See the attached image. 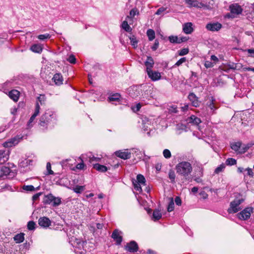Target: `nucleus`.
I'll return each mask as SVG.
<instances>
[{
  "label": "nucleus",
  "instance_id": "obj_34",
  "mask_svg": "<svg viewBox=\"0 0 254 254\" xmlns=\"http://www.w3.org/2000/svg\"><path fill=\"white\" fill-rule=\"evenodd\" d=\"M225 168V165L223 163L217 167L214 171L215 174H218L219 173L222 172Z\"/></svg>",
  "mask_w": 254,
  "mask_h": 254
},
{
  "label": "nucleus",
  "instance_id": "obj_47",
  "mask_svg": "<svg viewBox=\"0 0 254 254\" xmlns=\"http://www.w3.org/2000/svg\"><path fill=\"white\" fill-rule=\"evenodd\" d=\"M50 37H51V36L49 34H43V35H39L38 36V39H40V40H45L46 39H49Z\"/></svg>",
  "mask_w": 254,
  "mask_h": 254
},
{
  "label": "nucleus",
  "instance_id": "obj_27",
  "mask_svg": "<svg viewBox=\"0 0 254 254\" xmlns=\"http://www.w3.org/2000/svg\"><path fill=\"white\" fill-rule=\"evenodd\" d=\"M253 144L248 143L247 144L242 145L241 150L239 151V154H243L245 153L247 150L252 146Z\"/></svg>",
  "mask_w": 254,
  "mask_h": 254
},
{
  "label": "nucleus",
  "instance_id": "obj_24",
  "mask_svg": "<svg viewBox=\"0 0 254 254\" xmlns=\"http://www.w3.org/2000/svg\"><path fill=\"white\" fill-rule=\"evenodd\" d=\"M24 240V234L21 233L16 235L14 237V240L16 243H20L23 242Z\"/></svg>",
  "mask_w": 254,
  "mask_h": 254
},
{
  "label": "nucleus",
  "instance_id": "obj_33",
  "mask_svg": "<svg viewBox=\"0 0 254 254\" xmlns=\"http://www.w3.org/2000/svg\"><path fill=\"white\" fill-rule=\"evenodd\" d=\"M122 27L127 32H130L131 31V28L128 24V23L127 21H124L123 22Z\"/></svg>",
  "mask_w": 254,
  "mask_h": 254
},
{
  "label": "nucleus",
  "instance_id": "obj_49",
  "mask_svg": "<svg viewBox=\"0 0 254 254\" xmlns=\"http://www.w3.org/2000/svg\"><path fill=\"white\" fill-rule=\"evenodd\" d=\"M46 168L48 172V175H53L54 174V172L51 169V165L50 163H47Z\"/></svg>",
  "mask_w": 254,
  "mask_h": 254
},
{
  "label": "nucleus",
  "instance_id": "obj_2",
  "mask_svg": "<svg viewBox=\"0 0 254 254\" xmlns=\"http://www.w3.org/2000/svg\"><path fill=\"white\" fill-rule=\"evenodd\" d=\"M244 198L235 199L230 203V207L228 211L229 213H235L238 212L241 208L239 205L244 201Z\"/></svg>",
  "mask_w": 254,
  "mask_h": 254
},
{
  "label": "nucleus",
  "instance_id": "obj_9",
  "mask_svg": "<svg viewBox=\"0 0 254 254\" xmlns=\"http://www.w3.org/2000/svg\"><path fill=\"white\" fill-rule=\"evenodd\" d=\"M147 74H148L149 77L152 81L158 80L161 77V74L158 71H153L152 69H151V70L147 71Z\"/></svg>",
  "mask_w": 254,
  "mask_h": 254
},
{
  "label": "nucleus",
  "instance_id": "obj_61",
  "mask_svg": "<svg viewBox=\"0 0 254 254\" xmlns=\"http://www.w3.org/2000/svg\"><path fill=\"white\" fill-rule=\"evenodd\" d=\"M175 202L178 205H181L182 204V200L180 197L177 196L175 199Z\"/></svg>",
  "mask_w": 254,
  "mask_h": 254
},
{
  "label": "nucleus",
  "instance_id": "obj_8",
  "mask_svg": "<svg viewBox=\"0 0 254 254\" xmlns=\"http://www.w3.org/2000/svg\"><path fill=\"white\" fill-rule=\"evenodd\" d=\"M229 8L232 14L238 15L242 13L243 9L238 3L231 4Z\"/></svg>",
  "mask_w": 254,
  "mask_h": 254
},
{
  "label": "nucleus",
  "instance_id": "obj_6",
  "mask_svg": "<svg viewBox=\"0 0 254 254\" xmlns=\"http://www.w3.org/2000/svg\"><path fill=\"white\" fill-rule=\"evenodd\" d=\"M53 115H48L46 113L42 115L40 120L39 125L40 126L47 128L48 123L50 122V118Z\"/></svg>",
  "mask_w": 254,
  "mask_h": 254
},
{
  "label": "nucleus",
  "instance_id": "obj_44",
  "mask_svg": "<svg viewBox=\"0 0 254 254\" xmlns=\"http://www.w3.org/2000/svg\"><path fill=\"white\" fill-rule=\"evenodd\" d=\"M22 188L24 190L27 191H32L35 190V188L32 185L23 186Z\"/></svg>",
  "mask_w": 254,
  "mask_h": 254
},
{
  "label": "nucleus",
  "instance_id": "obj_15",
  "mask_svg": "<svg viewBox=\"0 0 254 254\" xmlns=\"http://www.w3.org/2000/svg\"><path fill=\"white\" fill-rule=\"evenodd\" d=\"M20 92L15 89H13L9 92L8 96L14 102H17L19 97Z\"/></svg>",
  "mask_w": 254,
  "mask_h": 254
},
{
  "label": "nucleus",
  "instance_id": "obj_60",
  "mask_svg": "<svg viewBox=\"0 0 254 254\" xmlns=\"http://www.w3.org/2000/svg\"><path fill=\"white\" fill-rule=\"evenodd\" d=\"M38 100L39 102L40 103L41 105H42L44 101L45 100V97L44 95H40L38 97Z\"/></svg>",
  "mask_w": 254,
  "mask_h": 254
},
{
  "label": "nucleus",
  "instance_id": "obj_31",
  "mask_svg": "<svg viewBox=\"0 0 254 254\" xmlns=\"http://www.w3.org/2000/svg\"><path fill=\"white\" fill-rule=\"evenodd\" d=\"M129 39L130 41L131 45L134 48H136L137 47L138 41L136 40L135 36L132 35V36L130 37Z\"/></svg>",
  "mask_w": 254,
  "mask_h": 254
},
{
  "label": "nucleus",
  "instance_id": "obj_43",
  "mask_svg": "<svg viewBox=\"0 0 254 254\" xmlns=\"http://www.w3.org/2000/svg\"><path fill=\"white\" fill-rule=\"evenodd\" d=\"M174 209V203L173 199V198H171V201H170L168 208L167 210L168 212H171Z\"/></svg>",
  "mask_w": 254,
  "mask_h": 254
},
{
  "label": "nucleus",
  "instance_id": "obj_59",
  "mask_svg": "<svg viewBox=\"0 0 254 254\" xmlns=\"http://www.w3.org/2000/svg\"><path fill=\"white\" fill-rule=\"evenodd\" d=\"M169 111L174 113H177L178 112L177 107L175 106L170 107L169 108Z\"/></svg>",
  "mask_w": 254,
  "mask_h": 254
},
{
  "label": "nucleus",
  "instance_id": "obj_38",
  "mask_svg": "<svg viewBox=\"0 0 254 254\" xmlns=\"http://www.w3.org/2000/svg\"><path fill=\"white\" fill-rule=\"evenodd\" d=\"M169 178L171 180L172 183H175L176 175L174 171L171 170L169 173Z\"/></svg>",
  "mask_w": 254,
  "mask_h": 254
},
{
  "label": "nucleus",
  "instance_id": "obj_64",
  "mask_svg": "<svg viewBox=\"0 0 254 254\" xmlns=\"http://www.w3.org/2000/svg\"><path fill=\"white\" fill-rule=\"evenodd\" d=\"M84 165L83 162L77 164L76 168L78 169H83L84 168Z\"/></svg>",
  "mask_w": 254,
  "mask_h": 254
},
{
  "label": "nucleus",
  "instance_id": "obj_19",
  "mask_svg": "<svg viewBox=\"0 0 254 254\" xmlns=\"http://www.w3.org/2000/svg\"><path fill=\"white\" fill-rule=\"evenodd\" d=\"M188 121L189 123H191L194 125H198L201 122L200 119L197 118L194 115H191L190 117L188 118Z\"/></svg>",
  "mask_w": 254,
  "mask_h": 254
},
{
  "label": "nucleus",
  "instance_id": "obj_25",
  "mask_svg": "<svg viewBox=\"0 0 254 254\" xmlns=\"http://www.w3.org/2000/svg\"><path fill=\"white\" fill-rule=\"evenodd\" d=\"M54 196L51 193H50L47 195H45L43 200V202L45 204H50L51 203L53 202V201L54 200Z\"/></svg>",
  "mask_w": 254,
  "mask_h": 254
},
{
  "label": "nucleus",
  "instance_id": "obj_63",
  "mask_svg": "<svg viewBox=\"0 0 254 254\" xmlns=\"http://www.w3.org/2000/svg\"><path fill=\"white\" fill-rule=\"evenodd\" d=\"M191 102H192V105L194 107H197L199 106V103L198 102L197 99H196L195 100H193V101Z\"/></svg>",
  "mask_w": 254,
  "mask_h": 254
},
{
  "label": "nucleus",
  "instance_id": "obj_48",
  "mask_svg": "<svg viewBox=\"0 0 254 254\" xmlns=\"http://www.w3.org/2000/svg\"><path fill=\"white\" fill-rule=\"evenodd\" d=\"M189 52V49L184 48V49L181 50L179 51V55L180 56H184V55H186L187 54H188Z\"/></svg>",
  "mask_w": 254,
  "mask_h": 254
},
{
  "label": "nucleus",
  "instance_id": "obj_56",
  "mask_svg": "<svg viewBox=\"0 0 254 254\" xmlns=\"http://www.w3.org/2000/svg\"><path fill=\"white\" fill-rule=\"evenodd\" d=\"M246 51H247L248 53L249 57L254 58V49H247L246 50Z\"/></svg>",
  "mask_w": 254,
  "mask_h": 254
},
{
  "label": "nucleus",
  "instance_id": "obj_52",
  "mask_svg": "<svg viewBox=\"0 0 254 254\" xmlns=\"http://www.w3.org/2000/svg\"><path fill=\"white\" fill-rule=\"evenodd\" d=\"M167 9V8L161 7L159 8L157 11L156 12L155 14L156 15H160L163 12H164Z\"/></svg>",
  "mask_w": 254,
  "mask_h": 254
},
{
  "label": "nucleus",
  "instance_id": "obj_11",
  "mask_svg": "<svg viewBox=\"0 0 254 254\" xmlns=\"http://www.w3.org/2000/svg\"><path fill=\"white\" fill-rule=\"evenodd\" d=\"M129 94L133 98H136L140 95L141 92L139 87L135 86L129 88Z\"/></svg>",
  "mask_w": 254,
  "mask_h": 254
},
{
  "label": "nucleus",
  "instance_id": "obj_1",
  "mask_svg": "<svg viewBox=\"0 0 254 254\" xmlns=\"http://www.w3.org/2000/svg\"><path fill=\"white\" fill-rule=\"evenodd\" d=\"M176 170L179 175L183 176L186 179H188L192 171V168L190 162L183 161L176 166Z\"/></svg>",
  "mask_w": 254,
  "mask_h": 254
},
{
  "label": "nucleus",
  "instance_id": "obj_54",
  "mask_svg": "<svg viewBox=\"0 0 254 254\" xmlns=\"http://www.w3.org/2000/svg\"><path fill=\"white\" fill-rule=\"evenodd\" d=\"M214 100L213 99V98H212L211 100H210V102L209 104L208 105L209 108L211 110H214L216 109L215 107V106H214Z\"/></svg>",
  "mask_w": 254,
  "mask_h": 254
},
{
  "label": "nucleus",
  "instance_id": "obj_26",
  "mask_svg": "<svg viewBox=\"0 0 254 254\" xmlns=\"http://www.w3.org/2000/svg\"><path fill=\"white\" fill-rule=\"evenodd\" d=\"M30 49L34 52L40 53L42 51V48L40 45L35 44L32 45Z\"/></svg>",
  "mask_w": 254,
  "mask_h": 254
},
{
  "label": "nucleus",
  "instance_id": "obj_22",
  "mask_svg": "<svg viewBox=\"0 0 254 254\" xmlns=\"http://www.w3.org/2000/svg\"><path fill=\"white\" fill-rule=\"evenodd\" d=\"M242 145V143L241 142H234L231 144V147L233 150L239 153V151L241 150Z\"/></svg>",
  "mask_w": 254,
  "mask_h": 254
},
{
  "label": "nucleus",
  "instance_id": "obj_45",
  "mask_svg": "<svg viewBox=\"0 0 254 254\" xmlns=\"http://www.w3.org/2000/svg\"><path fill=\"white\" fill-rule=\"evenodd\" d=\"M163 154L165 158L168 159L171 157V153L169 150L165 149L163 150Z\"/></svg>",
  "mask_w": 254,
  "mask_h": 254
},
{
  "label": "nucleus",
  "instance_id": "obj_41",
  "mask_svg": "<svg viewBox=\"0 0 254 254\" xmlns=\"http://www.w3.org/2000/svg\"><path fill=\"white\" fill-rule=\"evenodd\" d=\"M133 184L134 188L136 191H138L139 192L142 191V189H141V185H142L141 184H140L135 181V182H133Z\"/></svg>",
  "mask_w": 254,
  "mask_h": 254
},
{
  "label": "nucleus",
  "instance_id": "obj_20",
  "mask_svg": "<svg viewBox=\"0 0 254 254\" xmlns=\"http://www.w3.org/2000/svg\"><path fill=\"white\" fill-rule=\"evenodd\" d=\"M40 108L39 103H37L35 107V112L29 120V124L32 123L35 120L36 117L38 116L39 113Z\"/></svg>",
  "mask_w": 254,
  "mask_h": 254
},
{
  "label": "nucleus",
  "instance_id": "obj_30",
  "mask_svg": "<svg viewBox=\"0 0 254 254\" xmlns=\"http://www.w3.org/2000/svg\"><path fill=\"white\" fill-rule=\"evenodd\" d=\"M162 217V214L158 210H155L153 213V218L154 220H158Z\"/></svg>",
  "mask_w": 254,
  "mask_h": 254
},
{
  "label": "nucleus",
  "instance_id": "obj_4",
  "mask_svg": "<svg viewBox=\"0 0 254 254\" xmlns=\"http://www.w3.org/2000/svg\"><path fill=\"white\" fill-rule=\"evenodd\" d=\"M222 24L219 22H213L207 23L206 28L210 31H218L222 28Z\"/></svg>",
  "mask_w": 254,
  "mask_h": 254
},
{
  "label": "nucleus",
  "instance_id": "obj_37",
  "mask_svg": "<svg viewBox=\"0 0 254 254\" xmlns=\"http://www.w3.org/2000/svg\"><path fill=\"white\" fill-rule=\"evenodd\" d=\"M120 95L119 94H116L109 97L110 101H118L120 100Z\"/></svg>",
  "mask_w": 254,
  "mask_h": 254
},
{
  "label": "nucleus",
  "instance_id": "obj_51",
  "mask_svg": "<svg viewBox=\"0 0 254 254\" xmlns=\"http://www.w3.org/2000/svg\"><path fill=\"white\" fill-rule=\"evenodd\" d=\"M188 98L189 100L191 102H192L193 100H195L196 99H197V97L193 93H190L188 96Z\"/></svg>",
  "mask_w": 254,
  "mask_h": 254
},
{
  "label": "nucleus",
  "instance_id": "obj_28",
  "mask_svg": "<svg viewBox=\"0 0 254 254\" xmlns=\"http://www.w3.org/2000/svg\"><path fill=\"white\" fill-rule=\"evenodd\" d=\"M135 182L141 184L142 185H145V179L144 176L141 174L137 175L136 177V181Z\"/></svg>",
  "mask_w": 254,
  "mask_h": 254
},
{
  "label": "nucleus",
  "instance_id": "obj_29",
  "mask_svg": "<svg viewBox=\"0 0 254 254\" xmlns=\"http://www.w3.org/2000/svg\"><path fill=\"white\" fill-rule=\"evenodd\" d=\"M147 35L149 41H152L155 37V32L153 30L149 29L147 31Z\"/></svg>",
  "mask_w": 254,
  "mask_h": 254
},
{
  "label": "nucleus",
  "instance_id": "obj_21",
  "mask_svg": "<svg viewBox=\"0 0 254 254\" xmlns=\"http://www.w3.org/2000/svg\"><path fill=\"white\" fill-rule=\"evenodd\" d=\"M186 2L190 5V6L201 7L203 6V4L199 2L198 1L195 0H185Z\"/></svg>",
  "mask_w": 254,
  "mask_h": 254
},
{
  "label": "nucleus",
  "instance_id": "obj_5",
  "mask_svg": "<svg viewBox=\"0 0 254 254\" xmlns=\"http://www.w3.org/2000/svg\"><path fill=\"white\" fill-rule=\"evenodd\" d=\"M122 232L117 229L115 230L112 234L111 237L116 241V244L119 245L123 241V238L121 236Z\"/></svg>",
  "mask_w": 254,
  "mask_h": 254
},
{
  "label": "nucleus",
  "instance_id": "obj_18",
  "mask_svg": "<svg viewBox=\"0 0 254 254\" xmlns=\"http://www.w3.org/2000/svg\"><path fill=\"white\" fill-rule=\"evenodd\" d=\"M154 64L153 59L151 57H147V60L145 62L146 67V71L151 70Z\"/></svg>",
  "mask_w": 254,
  "mask_h": 254
},
{
  "label": "nucleus",
  "instance_id": "obj_53",
  "mask_svg": "<svg viewBox=\"0 0 254 254\" xmlns=\"http://www.w3.org/2000/svg\"><path fill=\"white\" fill-rule=\"evenodd\" d=\"M159 44V41L157 39L155 40L154 44L151 48L152 50L153 51L156 50L157 49V48H158Z\"/></svg>",
  "mask_w": 254,
  "mask_h": 254
},
{
  "label": "nucleus",
  "instance_id": "obj_39",
  "mask_svg": "<svg viewBox=\"0 0 254 254\" xmlns=\"http://www.w3.org/2000/svg\"><path fill=\"white\" fill-rule=\"evenodd\" d=\"M139 12L136 9H132L129 12V15L127 16V18H133L136 14H138Z\"/></svg>",
  "mask_w": 254,
  "mask_h": 254
},
{
  "label": "nucleus",
  "instance_id": "obj_57",
  "mask_svg": "<svg viewBox=\"0 0 254 254\" xmlns=\"http://www.w3.org/2000/svg\"><path fill=\"white\" fill-rule=\"evenodd\" d=\"M246 170L247 171V175L251 177H254V172L252 168H248L246 169Z\"/></svg>",
  "mask_w": 254,
  "mask_h": 254
},
{
  "label": "nucleus",
  "instance_id": "obj_62",
  "mask_svg": "<svg viewBox=\"0 0 254 254\" xmlns=\"http://www.w3.org/2000/svg\"><path fill=\"white\" fill-rule=\"evenodd\" d=\"M42 194V193L41 192H39V193H36L33 196H32V199L33 201H36L37 200L39 196Z\"/></svg>",
  "mask_w": 254,
  "mask_h": 254
},
{
  "label": "nucleus",
  "instance_id": "obj_17",
  "mask_svg": "<svg viewBox=\"0 0 254 254\" xmlns=\"http://www.w3.org/2000/svg\"><path fill=\"white\" fill-rule=\"evenodd\" d=\"M192 26V24L191 22L185 23L183 25V31L187 34H191L193 30Z\"/></svg>",
  "mask_w": 254,
  "mask_h": 254
},
{
  "label": "nucleus",
  "instance_id": "obj_40",
  "mask_svg": "<svg viewBox=\"0 0 254 254\" xmlns=\"http://www.w3.org/2000/svg\"><path fill=\"white\" fill-rule=\"evenodd\" d=\"M61 203V199L60 197H56L54 196L53 201V206H56L59 205Z\"/></svg>",
  "mask_w": 254,
  "mask_h": 254
},
{
  "label": "nucleus",
  "instance_id": "obj_16",
  "mask_svg": "<svg viewBox=\"0 0 254 254\" xmlns=\"http://www.w3.org/2000/svg\"><path fill=\"white\" fill-rule=\"evenodd\" d=\"M52 80L57 85H60L63 83V77L60 73H56L54 75Z\"/></svg>",
  "mask_w": 254,
  "mask_h": 254
},
{
  "label": "nucleus",
  "instance_id": "obj_13",
  "mask_svg": "<svg viewBox=\"0 0 254 254\" xmlns=\"http://www.w3.org/2000/svg\"><path fill=\"white\" fill-rule=\"evenodd\" d=\"M9 159V151L0 150V165L4 164Z\"/></svg>",
  "mask_w": 254,
  "mask_h": 254
},
{
  "label": "nucleus",
  "instance_id": "obj_55",
  "mask_svg": "<svg viewBox=\"0 0 254 254\" xmlns=\"http://www.w3.org/2000/svg\"><path fill=\"white\" fill-rule=\"evenodd\" d=\"M82 190H83V186H76L74 189V191L76 193H80Z\"/></svg>",
  "mask_w": 254,
  "mask_h": 254
},
{
  "label": "nucleus",
  "instance_id": "obj_10",
  "mask_svg": "<svg viewBox=\"0 0 254 254\" xmlns=\"http://www.w3.org/2000/svg\"><path fill=\"white\" fill-rule=\"evenodd\" d=\"M38 224L42 227L48 228L51 225V221L47 217H42L39 219Z\"/></svg>",
  "mask_w": 254,
  "mask_h": 254
},
{
  "label": "nucleus",
  "instance_id": "obj_32",
  "mask_svg": "<svg viewBox=\"0 0 254 254\" xmlns=\"http://www.w3.org/2000/svg\"><path fill=\"white\" fill-rule=\"evenodd\" d=\"M237 163V160L235 159L232 158H228L225 162V164L227 166H232L236 165Z\"/></svg>",
  "mask_w": 254,
  "mask_h": 254
},
{
  "label": "nucleus",
  "instance_id": "obj_23",
  "mask_svg": "<svg viewBox=\"0 0 254 254\" xmlns=\"http://www.w3.org/2000/svg\"><path fill=\"white\" fill-rule=\"evenodd\" d=\"M93 168L101 172H105L108 170L106 166L103 165H100L99 164H94Z\"/></svg>",
  "mask_w": 254,
  "mask_h": 254
},
{
  "label": "nucleus",
  "instance_id": "obj_46",
  "mask_svg": "<svg viewBox=\"0 0 254 254\" xmlns=\"http://www.w3.org/2000/svg\"><path fill=\"white\" fill-rule=\"evenodd\" d=\"M27 228L29 230H34L35 228V223L33 221H29L27 224Z\"/></svg>",
  "mask_w": 254,
  "mask_h": 254
},
{
  "label": "nucleus",
  "instance_id": "obj_3",
  "mask_svg": "<svg viewBox=\"0 0 254 254\" xmlns=\"http://www.w3.org/2000/svg\"><path fill=\"white\" fill-rule=\"evenodd\" d=\"M253 211V209L252 207H247L237 215L239 218L241 220H247L250 217Z\"/></svg>",
  "mask_w": 254,
  "mask_h": 254
},
{
  "label": "nucleus",
  "instance_id": "obj_42",
  "mask_svg": "<svg viewBox=\"0 0 254 254\" xmlns=\"http://www.w3.org/2000/svg\"><path fill=\"white\" fill-rule=\"evenodd\" d=\"M187 61L186 58L184 57L181 58L177 62V63L173 65V67H175L176 66H179L181 65L182 64L186 62Z\"/></svg>",
  "mask_w": 254,
  "mask_h": 254
},
{
  "label": "nucleus",
  "instance_id": "obj_12",
  "mask_svg": "<svg viewBox=\"0 0 254 254\" xmlns=\"http://www.w3.org/2000/svg\"><path fill=\"white\" fill-rule=\"evenodd\" d=\"M115 154L117 157L124 160L129 159L131 157L130 152L123 150L117 151L115 152Z\"/></svg>",
  "mask_w": 254,
  "mask_h": 254
},
{
  "label": "nucleus",
  "instance_id": "obj_35",
  "mask_svg": "<svg viewBox=\"0 0 254 254\" xmlns=\"http://www.w3.org/2000/svg\"><path fill=\"white\" fill-rule=\"evenodd\" d=\"M169 40L172 43L179 44V38L177 36H170L169 37Z\"/></svg>",
  "mask_w": 254,
  "mask_h": 254
},
{
  "label": "nucleus",
  "instance_id": "obj_7",
  "mask_svg": "<svg viewBox=\"0 0 254 254\" xmlns=\"http://www.w3.org/2000/svg\"><path fill=\"white\" fill-rule=\"evenodd\" d=\"M125 249L129 252L134 253L138 251V247L137 243L135 241H132L127 244Z\"/></svg>",
  "mask_w": 254,
  "mask_h": 254
},
{
  "label": "nucleus",
  "instance_id": "obj_36",
  "mask_svg": "<svg viewBox=\"0 0 254 254\" xmlns=\"http://www.w3.org/2000/svg\"><path fill=\"white\" fill-rule=\"evenodd\" d=\"M1 172L5 176L8 175L10 172V169L9 167L3 166L1 168Z\"/></svg>",
  "mask_w": 254,
  "mask_h": 254
},
{
  "label": "nucleus",
  "instance_id": "obj_50",
  "mask_svg": "<svg viewBox=\"0 0 254 254\" xmlns=\"http://www.w3.org/2000/svg\"><path fill=\"white\" fill-rule=\"evenodd\" d=\"M67 60L71 64H75L76 63V59L73 55H70Z\"/></svg>",
  "mask_w": 254,
  "mask_h": 254
},
{
  "label": "nucleus",
  "instance_id": "obj_14",
  "mask_svg": "<svg viewBox=\"0 0 254 254\" xmlns=\"http://www.w3.org/2000/svg\"><path fill=\"white\" fill-rule=\"evenodd\" d=\"M19 141V138L13 137L9 139L7 141L3 143V146L5 147H10L18 144Z\"/></svg>",
  "mask_w": 254,
  "mask_h": 254
},
{
  "label": "nucleus",
  "instance_id": "obj_58",
  "mask_svg": "<svg viewBox=\"0 0 254 254\" xmlns=\"http://www.w3.org/2000/svg\"><path fill=\"white\" fill-rule=\"evenodd\" d=\"M214 65L213 63L210 61H206L204 64V66L206 68H210L213 67Z\"/></svg>",
  "mask_w": 254,
  "mask_h": 254
}]
</instances>
